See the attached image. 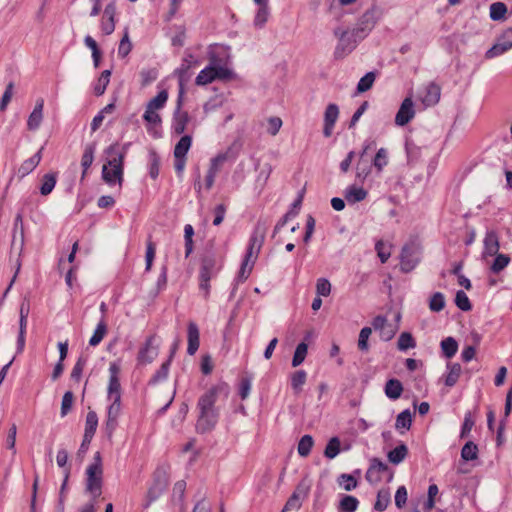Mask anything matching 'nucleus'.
<instances>
[{"instance_id": "nucleus-31", "label": "nucleus", "mask_w": 512, "mask_h": 512, "mask_svg": "<svg viewBox=\"0 0 512 512\" xmlns=\"http://www.w3.org/2000/svg\"><path fill=\"white\" fill-rule=\"evenodd\" d=\"M234 158L232 155V149L229 148L224 153H219L216 157L212 158L210 161L209 171L217 174L221 168V166L228 161L229 159Z\"/></svg>"}, {"instance_id": "nucleus-23", "label": "nucleus", "mask_w": 512, "mask_h": 512, "mask_svg": "<svg viewBox=\"0 0 512 512\" xmlns=\"http://www.w3.org/2000/svg\"><path fill=\"white\" fill-rule=\"evenodd\" d=\"M42 151L43 147H41L32 157L22 162L18 169V174L21 178L30 174L39 165L42 159Z\"/></svg>"}, {"instance_id": "nucleus-5", "label": "nucleus", "mask_w": 512, "mask_h": 512, "mask_svg": "<svg viewBox=\"0 0 512 512\" xmlns=\"http://www.w3.org/2000/svg\"><path fill=\"white\" fill-rule=\"evenodd\" d=\"M24 246H25V230H24V224H23V213L19 212V213H17V215L15 216V219H14L13 229H12V243H11V250L17 251V255H18V258L16 261V272H15L9 286L5 290L3 297H6V295L8 294L13 283L15 282L18 272L20 271L21 256L24 251Z\"/></svg>"}, {"instance_id": "nucleus-40", "label": "nucleus", "mask_w": 512, "mask_h": 512, "mask_svg": "<svg viewBox=\"0 0 512 512\" xmlns=\"http://www.w3.org/2000/svg\"><path fill=\"white\" fill-rule=\"evenodd\" d=\"M416 347V341L409 332H402L397 341V348L400 351H406Z\"/></svg>"}, {"instance_id": "nucleus-43", "label": "nucleus", "mask_w": 512, "mask_h": 512, "mask_svg": "<svg viewBox=\"0 0 512 512\" xmlns=\"http://www.w3.org/2000/svg\"><path fill=\"white\" fill-rule=\"evenodd\" d=\"M111 70L102 71L100 77L98 78L97 84L94 87V93L97 96H101L104 94L109 82H110Z\"/></svg>"}, {"instance_id": "nucleus-16", "label": "nucleus", "mask_w": 512, "mask_h": 512, "mask_svg": "<svg viewBox=\"0 0 512 512\" xmlns=\"http://www.w3.org/2000/svg\"><path fill=\"white\" fill-rule=\"evenodd\" d=\"M339 117V108L336 104L330 103L327 105L324 112V127L323 134L325 137L332 135L334 125Z\"/></svg>"}, {"instance_id": "nucleus-54", "label": "nucleus", "mask_w": 512, "mask_h": 512, "mask_svg": "<svg viewBox=\"0 0 512 512\" xmlns=\"http://www.w3.org/2000/svg\"><path fill=\"white\" fill-rule=\"evenodd\" d=\"M376 75L374 72H368L366 73L358 82L357 84V91L359 93H363L368 91L375 81Z\"/></svg>"}, {"instance_id": "nucleus-7", "label": "nucleus", "mask_w": 512, "mask_h": 512, "mask_svg": "<svg viewBox=\"0 0 512 512\" xmlns=\"http://www.w3.org/2000/svg\"><path fill=\"white\" fill-rule=\"evenodd\" d=\"M383 473H389L387 481H392L394 474L389 469L388 465L379 458H372L365 478L370 484H378L382 480Z\"/></svg>"}, {"instance_id": "nucleus-39", "label": "nucleus", "mask_w": 512, "mask_h": 512, "mask_svg": "<svg viewBox=\"0 0 512 512\" xmlns=\"http://www.w3.org/2000/svg\"><path fill=\"white\" fill-rule=\"evenodd\" d=\"M359 501L352 495H344L339 503V509L342 512H355L358 508Z\"/></svg>"}, {"instance_id": "nucleus-24", "label": "nucleus", "mask_w": 512, "mask_h": 512, "mask_svg": "<svg viewBox=\"0 0 512 512\" xmlns=\"http://www.w3.org/2000/svg\"><path fill=\"white\" fill-rule=\"evenodd\" d=\"M441 88L434 82L429 83L425 88V95L422 102L425 106H434L440 100Z\"/></svg>"}, {"instance_id": "nucleus-49", "label": "nucleus", "mask_w": 512, "mask_h": 512, "mask_svg": "<svg viewBox=\"0 0 512 512\" xmlns=\"http://www.w3.org/2000/svg\"><path fill=\"white\" fill-rule=\"evenodd\" d=\"M340 452V440L338 437H332L324 450V455L328 459L335 458Z\"/></svg>"}, {"instance_id": "nucleus-58", "label": "nucleus", "mask_w": 512, "mask_h": 512, "mask_svg": "<svg viewBox=\"0 0 512 512\" xmlns=\"http://www.w3.org/2000/svg\"><path fill=\"white\" fill-rule=\"evenodd\" d=\"M193 235L194 229L192 225L187 224L184 227V239H185V256L189 257V255L193 251Z\"/></svg>"}, {"instance_id": "nucleus-63", "label": "nucleus", "mask_w": 512, "mask_h": 512, "mask_svg": "<svg viewBox=\"0 0 512 512\" xmlns=\"http://www.w3.org/2000/svg\"><path fill=\"white\" fill-rule=\"evenodd\" d=\"M317 296L327 297L331 293V283L326 278H319L316 283Z\"/></svg>"}, {"instance_id": "nucleus-11", "label": "nucleus", "mask_w": 512, "mask_h": 512, "mask_svg": "<svg viewBox=\"0 0 512 512\" xmlns=\"http://www.w3.org/2000/svg\"><path fill=\"white\" fill-rule=\"evenodd\" d=\"M356 37L357 36L353 34V32H342L340 35L339 42L334 51L335 58L340 59L350 54L356 47Z\"/></svg>"}, {"instance_id": "nucleus-53", "label": "nucleus", "mask_w": 512, "mask_h": 512, "mask_svg": "<svg viewBox=\"0 0 512 512\" xmlns=\"http://www.w3.org/2000/svg\"><path fill=\"white\" fill-rule=\"evenodd\" d=\"M388 164V151L385 148H380L373 159V166L378 172H381L383 168Z\"/></svg>"}, {"instance_id": "nucleus-51", "label": "nucleus", "mask_w": 512, "mask_h": 512, "mask_svg": "<svg viewBox=\"0 0 512 512\" xmlns=\"http://www.w3.org/2000/svg\"><path fill=\"white\" fill-rule=\"evenodd\" d=\"M95 145L90 144L85 147L84 153L81 159V166L83 167V175L86 170L92 165L94 160Z\"/></svg>"}, {"instance_id": "nucleus-59", "label": "nucleus", "mask_w": 512, "mask_h": 512, "mask_svg": "<svg viewBox=\"0 0 512 512\" xmlns=\"http://www.w3.org/2000/svg\"><path fill=\"white\" fill-rule=\"evenodd\" d=\"M149 162H150L149 174L152 179H156L159 175L160 157L155 151H150Z\"/></svg>"}, {"instance_id": "nucleus-1", "label": "nucleus", "mask_w": 512, "mask_h": 512, "mask_svg": "<svg viewBox=\"0 0 512 512\" xmlns=\"http://www.w3.org/2000/svg\"><path fill=\"white\" fill-rule=\"evenodd\" d=\"M222 394L225 397L228 396V388L224 384L212 386L199 397L197 402L199 412L196 422L197 432L204 434L216 427L220 413L215 404Z\"/></svg>"}, {"instance_id": "nucleus-38", "label": "nucleus", "mask_w": 512, "mask_h": 512, "mask_svg": "<svg viewBox=\"0 0 512 512\" xmlns=\"http://www.w3.org/2000/svg\"><path fill=\"white\" fill-rule=\"evenodd\" d=\"M390 500L391 495L388 489L379 490L377 493L376 502L374 504V509L379 512L384 511L388 507Z\"/></svg>"}, {"instance_id": "nucleus-36", "label": "nucleus", "mask_w": 512, "mask_h": 512, "mask_svg": "<svg viewBox=\"0 0 512 512\" xmlns=\"http://www.w3.org/2000/svg\"><path fill=\"white\" fill-rule=\"evenodd\" d=\"M441 349L446 358H452L458 350V343L453 337H447L441 341Z\"/></svg>"}, {"instance_id": "nucleus-18", "label": "nucleus", "mask_w": 512, "mask_h": 512, "mask_svg": "<svg viewBox=\"0 0 512 512\" xmlns=\"http://www.w3.org/2000/svg\"><path fill=\"white\" fill-rule=\"evenodd\" d=\"M182 104L179 105V98L177 99V107L174 112L172 128L175 134L181 135L185 132L186 126L190 121L188 112L181 110Z\"/></svg>"}, {"instance_id": "nucleus-55", "label": "nucleus", "mask_w": 512, "mask_h": 512, "mask_svg": "<svg viewBox=\"0 0 512 512\" xmlns=\"http://www.w3.org/2000/svg\"><path fill=\"white\" fill-rule=\"evenodd\" d=\"M372 334V329L370 327H364L360 330L359 338H358V349L362 352L369 351L368 340L370 335Z\"/></svg>"}, {"instance_id": "nucleus-57", "label": "nucleus", "mask_w": 512, "mask_h": 512, "mask_svg": "<svg viewBox=\"0 0 512 512\" xmlns=\"http://www.w3.org/2000/svg\"><path fill=\"white\" fill-rule=\"evenodd\" d=\"M132 49V43L129 39L128 29H125L124 35L119 43L118 56L125 58Z\"/></svg>"}, {"instance_id": "nucleus-17", "label": "nucleus", "mask_w": 512, "mask_h": 512, "mask_svg": "<svg viewBox=\"0 0 512 512\" xmlns=\"http://www.w3.org/2000/svg\"><path fill=\"white\" fill-rule=\"evenodd\" d=\"M375 25V14L373 11H366L359 19L357 27L352 31L359 38H363Z\"/></svg>"}, {"instance_id": "nucleus-60", "label": "nucleus", "mask_w": 512, "mask_h": 512, "mask_svg": "<svg viewBox=\"0 0 512 512\" xmlns=\"http://www.w3.org/2000/svg\"><path fill=\"white\" fill-rule=\"evenodd\" d=\"M311 489V483L308 479H302L297 485L295 491L292 493L296 495L301 501L307 498Z\"/></svg>"}, {"instance_id": "nucleus-27", "label": "nucleus", "mask_w": 512, "mask_h": 512, "mask_svg": "<svg viewBox=\"0 0 512 512\" xmlns=\"http://www.w3.org/2000/svg\"><path fill=\"white\" fill-rule=\"evenodd\" d=\"M367 191L355 185L349 186L345 191V199L349 204L363 201L367 197Z\"/></svg>"}, {"instance_id": "nucleus-50", "label": "nucleus", "mask_w": 512, "mask_h": 512, "mask_svg": "<svg viewBox=\"0 0 512 512\" xmlns=\"http://www.w3.org/2000/svg\"><path fill=\"white\" fill-rule=\"evenodd\" d=\"M337 482L340 486L343 487V489L345 491H352L354 490L357 485H358V481L356 480V478L351 475V474H341L338 478H337Z\"/></svg>"}, {"instance_id": "nucleus-14", "label": "nucleus", "mask_w": 512, "mask_h": 512, "mask_svg": "<svg viewBox=\"0 0 512 512\" xmlns=\"http://www.w3.org/2000/svg\"><path fill=\"white\" fill-rule=\"evenodd\" d=\"M155 336L148 337L145 341L144 346L139 350L137 361L141 365L150 364L157 356L158 349L153 346Z\"/></svg>"}, {"instance_id": "nucleus-45", "label": "nucleus", "mask_w": 512, "mask_h": 512, "mask_svg": "<svg viewBox=\"0 0 512 512\" xmlns=\"http://www.w3.org/2000/svg\"><path fill=\"white\" fill-rule=\"evenodd\" d=\"M495 259L490 267L491 271L495 274L500 273L510 263V257L506 254H496Z\"/></svg>"}, {"instance_id": "nucleus-9", "label": "nucleus", "mask_w": 512, "mask_h": 512, "mask_svg": "<svg viewBox=\"0 0 512 512\" xmlns=\"http://www.w3.org/2000/svg\"><path fill=\"white\" fill-rule=\"evenodd\" d=\"M512 48V27L503 31V33L497 38L496 43L487 50L485 57L492 59L500 56Z\"/></svg>"}, {"instance_id": "nucleus-35", "label": "nucleus", "mask_w": 512, "mask_h": 512, "mask_svg": "<svg viewBox=\"0 0 512 512\" xmlns=\"http://www.w3.org/2000/svg\"><path fill=\"white\" fill-rule=\"evenodd\" d=\"M192 143V138L189 135H184L180 138L174 148V157H185L188 153Z\"/></svg>"}, {"instance_id": "nucleus-44", "label": "nucleus", "mask_w": 512, "mask_h": 512, "mask_svg": "<svg viewBox=\"0 0 512 512\" xmlns=\"http://www.w3.org/2000/svg\"><path fill=\"white\" fill-rule=\"evenodd\" d=\"M107 333V325L104 320H101L94 330L93 335L89 340L91 346H97L104 338Z\"/></svg>"}, {"instance_id": "nucleus-13", "label": "nucleus", "mask_w": 512, "mask_h": 512, "mask_svg": "<svg viewBox=\"0 0 512 512\" xmlns=\"http://www.w3.org/2000/svg\"><path fill=\"white\" fill-rule=\"evenodd\" d=\"M111 404L107 411L106 430L109 436H111L118 424V418L121 414V399H109Z\"/></svg>"}, {"instance_id": "nucleus-37", "label": "nucleus", "mask_w": 512, "mask_h": 512, "mask_svg": "<svg viewBox=\"0 0 512 512\" xmlns=\"http://www.w3.org/2000/svg\"><path fill=\"white\" fill-rule=\"evenodd\" d=\"M507 6L503 2H494L490 5V18L493 21H502L505 19Z\"/></svg>"}, {"instance_id": "nucleus-12", "label": "nucleus", "mask_w": 512, "mask_h": 512, "mask_svg": "<svg viewBox=\"0 0 512 512\" xmlns=\"http://www.w3.org/2000/svg\"><path fill=\"white\" fill-rule=\"evenodd\" d=\"M120 367L116 363H111L109 367V384L107 389L108 399H121V384L119 380Z\"/></svg>"}, {"instance_id": "nucleus-6", "label": "nucleus", "mask_w": 512, "mask_h": 512, "mask_svg": "<svg viewBox=\"0 0 512 512\" xmlns=\"http://www.w3.org/2000/svg\"><path fill=\"white\" fill-rule=\"evenodd\" d=\"M420 261V247L412 242L402 248L400 268L403 272L412 271Z\"/></svg>"}, {"instance_id": "nucleus-33", "label": "nucleus", "mask_w": 512, "mask_h": 512, "mask_svg": "<svg viewBox=\"0 0 512 512\" xmlns=\"http://www.w3.org/2000/svg\"><path fill=\"white\" fill-rule=\"evenodd\" d=\"M57 182L56 173H47L41 179L40 193L43 196L49 195Z\"/></svg>"}, {"instance_id": "nucleus-22", "label": "nucleus", "mask_w": 512, "mask_h": 512, "mask_svg": "<svg viewBox=\"0 0 512 512\" xmlns=\"http://www.w3.org/2000/svg\"><path fill=\"white\" fill-rule=\"evenodd\" d=\"M186 482L184 480L177 481L173 486L172 502L179 506L180 512L186 511L185 504Z\"/></svg>"}, {"instance_id": "nucleus-56", "label": "nucleus", "mask_w": 512, "mask_h": 512, "mask_svg": "<svg viewBox=\"0 0 512 512\" xmlns=\"http://www.w3.org/2000/svg\"><path fill=\"white\" fill-rule=\"evenodd\" d=\"M455 304L460 310L465 312L472 309V305L467 294L462 290L456 292Z\"/></svg>"}, {"instance_id": "nucleus-26", "label": "nucleus", "mask_w": 512, "mask_h": 512, "mask_svg": "<svg viewBox=\"0 0 512 512\" xmlns=\"http://www.w3.org/2000/svg\"><path fill=\"white\" fill-rule=\"evenodd\" d=\"M385 395L391 400H397L403 392V385L398 379H389L385 384Z\"/></svg>"}, {"instance_id": "nucleus-34", "label": "nucleus", "mask_w": 512, "mask_h": 512, "mask_svg": "<svg viewBox=\"0 0 512 512\" xmlns=\"http://www.w3.org/2000/svg\"><path fill=\"white\" fill-rule=\"evenodd\" d=\"M98 426V417L95 411H89L86 416L85 431L86 440L93 438Z\"/></svg>"}, {"instance_id": "nucleus-2", "label": "nucleus", "mask_w": 512, "mask_h": 512, "mask_svg": "<svg viewBox=\"0 0 512 512\" xmlns=\"http://www.w3.org/2000/svg\"><path fill=\"white\" fill-rule=\"evenodd\" d=\"M127 146L128 145H124L121 151L119 150L118 144L110 145L106 149V154L109 156V159L107 163L103 165L102 178L109 185L114 184L116 181L121 185L123 181V162Z\"/></svg>"}, {"instance_id": "nucleus-30", "label": "nucleus", "mask_w": 512, "mask_h": 512, "mask_svg": "<svg viewBox=\"0 0 512 512\" xmlns=\"http://www.w3.org/2000/svg\"><path fill=\"white\" fill-rule=\"evenodd\" d=\"M447 369L448 373L445 376V385L448 387H453L461 375L462 368L459 363H449L447 365Z\"/></svg>"}, {"instance_id": "nucleus-42", "label": "nucleus", "mask_w": 512, "mask_h": 512, "mask_svg": "<svg viewBox=\"0 0 512 512\" xmlns=\"http://www.w3.org/2000/svg\"><path fill=\"white\" fill-rule=\"evenodd\" d=\"M307 351L308 345L305 342H301L297 345L292 358V367H298L304 362L307 355Z\"/></svg>"}, {"instance_id": "nucleus-25", "label": "nucleus", "mask_w": 512, "mask_h": 512, "mask_svg": "<svg viewBox=\"0 0 512 512\" xmlns=\"http://www.w3.org/2000/svg\"><path fill=\"white\" fill-rule=\"evenodd\" d=\"M190 68L188 64H181V66L175 71L178 76V85H179V105L183 102V96L185 93V85L190 80L191 73L189 72Z\"/></svg>"}, {"instance_id": "nucleus-15", "label": "nucleus", "mask_w": 512, "mask_h": 512, "mask_svg": "<svg viewBox=\"0 0 512 512\" xmlns=\"http://www.w3.org/2000/svg\"><path fill=\"white\" fill-rule=\"evenodd\" d=\"M415 115L414 104L411 98H405L396 113L395 123L398 126L406 125Z\"/></svg>"}, {"instance_id": "nucleus-8", "label": "nucleus", "mask_w": 512, "mask_h": 512, "mask_svg": "<svg viewBox=\"0 0 512 512\" xmlns=\"http://www.w3.org/2000/svg\"><path fill=\"white\" fill-rule=\"evenodd\" d=\"M265 234L266 226L264 224L257 223L249 240V246L245 256L246 258L254 261L256 260L263 245Z\"/></svg>"}, {"instance_id": "nucleus-20", "label": "nucleus", "mask_w": 512, "mask_h": 512, "mask_svg": "<svg viewBox=\"0 0 512 512\" xmlns=\"http://www.w3.org/2000/svg\"><path fill=\"white\" fill-rule=\"evenodd\" d=\"M43 107H44L43 98L37 99L35 107L28 117V121H27L28 130L35 131L40 127L41 122L43 120Z\"/></svg>"}, {"instance_id": "nucleus-28", "label": "nucleus", "mask_w": 512, "mask_h": 512, "mask_svg": "<svg viewBox=\"0 0 512 512\" xmlns=\"http://www.w3.org/2000/svg\"><path fill=\"white\" fill-rule=\"evenodd\" d=\"M407 455L408 447L404 443H401L400 445H398L397 447L388 452L387 458L390 463L398 465L404 461Z\"/></svg>"}, {"instance_id": "nucleus-47", "label": "nucleus", "mask_w": 512, "mask_h": 512, "mask_svg": "<svg viewBox=\"0 0 512 512\" xmlns=\"http://www.w3.org/2000/svg\"><path fill=\"white\" fill-rule=\"evenodd\" d=\"M313 444H314V440H313L312 436H310V435L302 436L298 443V447H297L299 455L302 457H307L311 452Z\"/></svg>"}, {"instance_id": "nucleus-62", "label": "nucleus", "mask_w": 512, "mask_h": 512, "mask_svg": "<svg viewBox=\"0 0 512 512\" xmlns=\"http://www.w3.org/2000/svg\"><path fill=\"white\" fill-rule=\"evenodd\" d=\"M269 17L268 5L259 6V9L254 18V25L258 28H262L267 22Z\"/></svg>"}, {"instance_id": "nucleus-46", "label": "nucleus", "mask_w": 512, "mask_h": 512, "mask_svg": "<svg viewBox=\"0 0 512 512\" xmlns=\"http://www.w3.org/2000/svg\"><path fill=\"white\" fill-rule=\"evenodd\" d=\"M168 99V93L166 90L160 91L154 98L147 103V108L150 110H159L164 107Z\"/></svg>"}, {"instance_id": "nucleus-10", "label": "nucleus", "mask_w": 512, "mask_h": 512, "mask_svg": "<svg viewBox=\"0 0 512 512\" xmlns=\"http://www.w3.org/2000/svg\"><path fill=\"white\" fill-rule=\"evenodd\" d=\"M168 485V480L164 472L157 471L154 474L153 484L147 492L146 507L156 501L165 491Z\"/></svg>"}, {"instance_id": "nucleus-61", "label": "nucleus", "mask_w": 512, "mask_h": 512, "mask_svg": "<svg viewBox=\"0 0 512 512\" xmlns=\"http://www.w3.org/2000/svg\"><path fill=\"white\" fill-rule=\"evenodd\" d=\"M156 254V246L152 241H148L145 253V271L149 272L152 268L153 261Z\"/></svg>"}, {"instance_id": "nucleus-21", "label": "nucleus", "mask_w": 512, "mask_h": 512, "mask_svg": "<svg viewBox=\"0 0 512 512\" xmlns=\"http://www.w3.org/2000/svg\"><path fill=\"white\" fill-rule=\"evenodd\" d=\"M187 338H188L187 353L189 355H194L200 345L199 328L195 322H192V321L189 322L188 328H187Z\"/></svg>"}, {"instance_id": "nucleus-52", "label": "nucleus", "mask_w": 512, "mask_h": 512, "mask_svg": "<svg viewBox=\"0 0 512 512\" xmlns=\"http://www.w3.org/2000/svg\"><path fill=\"white\" fill-rule=\"evenodd\" d=\"M412 424V414L409 409H406L399 413L396 417L395 427L396 429H409Z\"/></svg>"}, {"instance_id": "nucleus-64", "label": "nucleus", "mask_w": 512, "mask_h": 512, "mask_svg": "<svg viewBox=\"0 0 512 512\" xmlns=\"http://www.w3.org/2000/svg\"><path fill=\"white\" fill-rule=\"evenodd\" d=\"M87 358L84 356H80L78 360L76 361L72 372H71V378L75 381H79L82 376V372L84 367L86 366Z\"/></svg>"}, {"instance_id": "nucleus-29", "label": "nucleus", "mask_w": 512, "mask_h": 512, "mask_svg": "<svg viewBox=\"0 0 512 512\" xmlns=\"http://www.w3.org/2000/svg\"><path fill=\"white\" fill-rule=\"evenodd\" d=\"M307 380V373L304 370H297L290 376L291 388L295 395L302 392L303 386Z\"/></svg>"}, {"instance_id": "nucleus-3", "label": "nucleus", "mask_w": 512, "mask_h": 512, "mask_svg": "<svg viewBox=\"0 0 512 512\" xmlns=\"http://www.w3.org/2000/svg\"><path fill=\"white\" fill-rule=\"evenodd\" d=\"M221 269V258L211 247L206 249L201 257L199 268V289L203 292L205 299L210 293V280L217 275Z\"/></svg>"}, {"instance_id": "nucleus-4", "label": "nucleus", "mask_w": 512, "mask_h": 512, "mask_svg": "<svg viewBox=\"0 0 512 512\" xmlns=\"http://www.w3.org/2000/svg\"><path fill=\"white\" fill-rule=\"evenodd\" d=\"M93 463L86 469L85 489L93 500H96L102 493L103 485V466L100 452L94 454Z\"/></svg>"}, {"instance_id": "nucleus-48", "label": "nucleus", "mask_w": 512, "mask_h": 512, "mask_svg": "<svg viewBox=\"0 0 512 512\" xmlns=\"http://www.w3.org/2000/svg\"><path fill=\"white\" fill-rule=\"evenodd\" d=\"M445 296L441 292H435L429 300V309L432 312H440L445 307Z\"/></svg>"}, {"instance_id": "nucleus-19", "label": "nucleus", "mask_w": 512, "mask_h": 512, "mask_svg": "<svg viewBox=\"0 0 512 512\" xmlns=\"http://www.w3.org/2000/svg\"><path fill=\"white\" fill-rule=\"evenodd\" d=\"M483 244L484 249L482 255L484 258H486L487 256H494L498 254L500 243L497 232L494 230L487 231L485 234Z\"/></svg>"}, {"instance_id": "nucleus-32", "label": "nucleus", "mask_w": 512, "mask_h": 512, "mask_svg": "<svg viewBox=\"0 0 512 512\" xmlns=\"http://www.w3.org/2000/svg\"><path fill=\"white\" fill-rule=\"evenodd\" d=\"M215 80L214 64H210L199 72L195 79V83L198 86H204L212 83Z\"/></svg>"}, {"instance_id": "nucleus-41", "label": "nucleus", "mask_w": 512, "mask_h": 512, "mask_svg": "<svg viewBox=\"0 0 512 512\" xmlns=\"http://www.w3.org/2000/svg\"><path fill=\"white\" fill-rule=\"evenodd\" d=\"M461 457L465 461H473L478 458V447L472 442L468 441L461 450Z\"/></svg>"}]
</instances>
